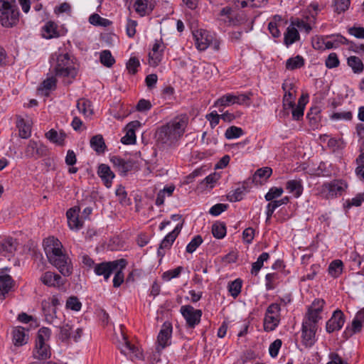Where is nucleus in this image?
<instances>
[{
    "instance_id": "nucleus-35",
    "label": "nucleus",
    "mask_w": 364,
    "mask_h": 364,
    "mask_svg": "<svg viewBox=\"0 0 364 364\" xmlns=\"http://www.w3.org/2000/svg\"><path fill=\"white\" fill-rule=\"evenodd\" d=\"M343 269V262L340 259H335L330 263L328 272L331 277L337 278L342 274Z\"/></svg>"
},
{
    "instance_id": "nucleus-7",
    "label": "nucleus",
    "mask_w": 364,
    "mask_h": 364,
    "mask_svg": "<svg viewBox=\"0 0 364 364\" xmlns=\"http://www.w3.org/2000/svg\"><path fill=\"white\" fill-rule=\"evenodd\" d=\"M48 153L49 150L46 146L33 139L28 141L24 149L25 158L35 160L46 156Z\"/></svg>"
},
{
    "instance_id": "nucleus-21",
    "label": "nucleus",
    "mask_w": 364,
    "mask_h": 364,
    "mask_svg": "<svg viewBox=\"0 0 364 364\" xmlns=\"http://www.w3.org/2000/svg\"><path fill=\"white\" fill-rule=\"evenodd\" d=\"M18 242L16 239L8 237L4 239L0 240V251L1 255L6 256L7 255H12L15 252L17 248Z\"/></svg>"
},
{
    "instance_id": "nucleus-26",
    "label": "nucleus",
    "mask_w": 364,
    "mask_h": 364,
    "mask_svg": "<svg viewBox=\"0 0 364 364\" xmlns=\"http://www.w3.org/2000/svg\"><path fill=\"white\" fill-rule=\"evenodd\" d=\"M28 336L26 334L25 328L21 326L16 327L13 331V342L16 346H21L27 343Z\"/></svg>"
},
{
    "instance_id": "nucleus-54",
    "label": "nucleus",
    "mask_w": 364,
    "mask_h": 364,
    "mask_svg": "<svg viewBox=\"0 0 364 364\" xmlns=\"http://www.w3.org/2000/svg\"><path fill=\"white\" fill-rule=\"evenodd\" d=\"M123 269L124 268H121V267L119 266L118 269L114 272L113 287L115 288L119 287L124 282V274L122 272Z\"/></svg>"
},
{
    "instance_id": "nucleus-34",
    "label": "nucleus",
    "mask_w": 364,
    "mask_h": 364,
    "mask_svg": "<svg viewBox=\"0 0 364 364\" xmlns=\"http://www.w3.org/2000/svg\"><path fill=\"white\" fill-rule=\"evenodd\" d=\"M305 60L304 58L299 55H297L295 57L289 58L286 61V69L289 70H294L296 69H299L304 65Z\"/></svg>"
},
{
    "instance_id": "nucleus-23",
    "label": "nucleus",
    "mask_w": 364,
    "mask_h": 364,
    "mask_svg": "<svg viewBox=\"0 0 364 364\" xmlns=\"http://www.w3.org/2000/svg\"><path fill=\"white\" fill-rule=\"evenodd\" d=\"M134 6L136 12L141 16L151 12L154 7L152 0H136Z\"/></svg>"
},
{
    "instance_id": "nucleus-27",
    "label": "nucleus",
    "mask_w": 364,
    "mask_h": 364,
    "mask_svg": "<svg viewBox=\"0 0 364 364\" xmlns=\"http://www.w3.org/2000/svg\"><path fill=\"white\" fill-rule=\"evenodd\" d=\"M46 137L52 143L55 144L57 145L63 146L64 144V141L66 138V134L63 131L59 133L51 129L48 132L46 133Z\"/></svg>"
},
{
    "instance_id": "nucleus-37",
    "label": "nucleus",
    "mask_w": 364,
    "mask_h": 364,
    "mask_svg": "<svg viewBox=\"0 0 364 364\" xmlns=\"http://www.w3.org/2000/svg\"><path fill=\"white\" fill-rule=\"evenodd\" d=\"M19 136L22 139H28L31 136V127L28 123H26L23 119H20L17 121L16 124Z\"/></svg>"
},
{
    "instance_id": "nucleus-56",
    "label": "nucleus",
    "mask_w": 364,
    "mask_h": 364,
    "mask_svg": "<svg viewBox=\"0 0 364 364\" xmlns=\"http://www.w3.org/2000/svg\"><path fill=\"white\" fill-rule=\"evenodd\" d=\"M339 63V59L335 53H330L325 62L326 66L329 69L337 68Z\"/></svg>"
},
{
    "instance_id": "nucleus-55",
    "label": "nucleus",
    "mask_w": 364,
    "mask_h": 364,
    "mask_svg": "<svg viewBox=\"0 0 364 364\" xmlns=\"http://www.w3.org/2000/svg\"><path fill=\"white\" fill-rule=\"evenodd\" d=\"M140 66L139 60L136 57H131L127 63V69L130 74L134 75L137 73V68Z\"/></svg>"
},
{
    "instance_id": "nucleus-52",
    "label": "nucleus",
    "mask_w": 364,
    "mask_h": 364,
    "mask_svg": "<svg viewBox=\"0 0 364 364\" xmlns=\"http://www.w3.org/2000/svg\"><path fill=\"white\" fill-rule=\"evenodd\" d=\"M350 0H334V11L341 14L346 11L350 6Z\"/></svg>"
},
{
    "instance_id": "nucleus-32",
    "label": "nucleus",
    "mask_w": 364,
    "mask_h": 364,
    "mask_svg": "<svg viewBox=\"0 0 364 364\" xmlns=\"http://www.w3.org/2000/svg\"><path fill=\"white\" fill-rule=\"evenodd\" d=\"M299 39V33L296 28L289 26L284 33V43L288 47Z\"/></svg>"
},
{
    "instance_id": "nucleus-43",
    "label": "nucleus",
    "mask_w": 364,
    "mask_h": 364,
    "mask_svg": "<svg viewBox=\"0 0 364 364\" xmlns=\"http://www.w3.org/2000/svg\"><path fill=\"white\" fill-rule=\"evenodd\" d=\"M243 134V129L236 126H231L228 127L225 132V136L227 139H237Z\"/></svg>"
},
{
    "instance_id": "nucleus-42",
    "label": "nucleus",
    "mask_w": 364,
    "mask_h": 364,
    "mask_svg": "<svg viewBox=\"0 0 364 364\" xmlns=\"http://www.w3.org/2000/svg\"><path fill=\"white\" fill-rule=\"evenodd\" d=\"M213 235L218 239L223 238L226 235V227L224 223L216 222L212 225Z\"/></svg>"
},
{
    "instance_id": "nucleus-62",
    "label": "nucleus",
    "mask_w": 364,
    "mask_h": 364,
    "mask_svg": "<svg viewBox=\"0 0 364 364\" xmlns=\"http://www.w3.org/2000/svg\"><path fill=\"white\" fill-rule=\"evenodd\" d=\"M206 119L210 122L211 128L213 129L219 124L221 116L216 111H213L206 115Z\"/></svg>"
},
{
    "instance_id": "nucleus-4",
    "label": "nucleus",
    "mask_w": 364,
    "mask_h": 364,
    "mask_svg": "<svg viewBox=\"0 0 364 364\" xmlns=\"http://www.w3.org/2000/svg\"><path fill=\"white\" fill-rule=\"evenodd\" d=\"M50 337V330L46 327L41 328L36 340V347L33 356L39 360H46L50 358L51 353L49 345L46 343Z\"/></svg>"
},
{
    "instance_id": "nucleus-47",
    "label": "nucleus",
    "mask_w": 364,
    "mask_h": 364,
    "mask_svg": "<svg viewBox=\"0 0 364 364\" xmlns=\"http://www.w3.org/2000/svg\"><path fill=\"white\" fill-rule=\"evenodd\" d=\"M295 96L290 91H285L283 97L282 106L284 109L294 108L295 106Z\"/></svg>"
},
{
    "instance_id": "nucleus-33",
    "label": "nucleus",
    "mask_w": 364,
    "mask_h": 364,
    "mask_svg": "<svg viewBox=\"0 0 364 364\" xmlns=\"http://www.w3.org/2000/svg\"><path fill=\"white\" fill-rule=\"evenodd\" d=\"M327 38H331V40L324 42L325 47L327 49L336 48L340 45L348 43V40L341 35L328 36Z\"/></svg>"
},
{
    "instance_id": "nucleus-2",
    "label": "nucleus",
    "mask_w": 364,
    "mask_h": 364,
    "mask_svg": "<svg viewBox=\"0 0 364 364\" xmlns=\"http://www.w3.org/2000/svg\"><path fill=\"white\" fill-rule=\"evenodd\" d=\"M43 247L49 262L63 276H69L73 269L70 259L63 252V245L60 240L54 237H49L43 240Z\"/></svg>"
},
{
    "instance_id": "nucleus-45",
    "label": "nucleus",
    "mask_w": 364,
    "mask_h": 364,
    "mask_svg": "<svg viewBox=\"0 0 364 364\" xmlns=\"http://www.w3.org/2000/svg\"><path fill=\"white\" fill-rule=\"evenodd\" d=\"M281 20V16L276 15L274 16V21H270L268 24V30L274 38H279L281 36L279 24L277 23V21L280 22Z\"/></svg>"
},
{
    "instance_id": "nucleus-59",
    "label": "nucleus",
    "mask_w": 364,
    "mask_h": 364,
    "mask_svg": "<svg viewBox=\"0 0 364 364\" xmlns=\"http://www.w3.org/2000/svg\"><path fill=\"white\" fill-rule=\"evenodd\" d=\"M352 117L353 115L350 111H345L333 113L331 115V119L333 120H350Z\"/></svg>"
},
{
    "instance_id": "nucleus-53",
    "label": "nucleus",
    "mask_w": 364,
    "mask_h": 364,
    "mask_svg": "<svg viewBox=\"0 0 364 364\" xmlns=\"http://www.w3.org/2000/svg\"><path fill=\"white\" fill-rule=\"evenodd\" d=\"M121 142L123 144L129 145L136 143L135 131L132 128L128 129L126 134L122 137Z\"/></svg>"
},
{
    "instance_id": "nucleus-51",
    "label": "nucleus",
    "mask_w": 364,
    "mask_h": 364,
    "mask_svg": "<svg viewBox=\"0 0 364 364\" xmlns=\"http://www.w3.org/2000/svg\"><path fill=\"white\" fill-rule=\"evenodd\" d=\"M82 304L76 296H70L66 301V308L75 311H79L81 309Z\"/></svg>"
},
{
    "instance_id": "nucleus-58",
    "label": "nucleus",
    "mask_w": 364,
    "mask_h": 364,
    "mask_svg": "<svg viewBox=\"0 0 364 364\" xmlns=\"http://www.w3.org/2000/svg\"><path fill=\"white\" fill-rule=\"evenodd\" d=\"M163 57V52H150L149 53V64L153 66H157L161 61Z\"/></svg>"
},
{
    "instance_id": "nucleus-14",
    "label": "nucleus",
    "mask_w": 364,
    "mask_h": 364,
    "mask_svg": "<svg viewBox=\"0 0 364 364\" xmlns=\"http://www.w3.org/2000/svg\"><path fill=\"white\" fill-rule=\"evenodd\" d=\"M110 161L119 175L122 176H127L128 172L132 170L134 164L132 160H124L118 156H112Z\"/></svg>"
},
{
    "instance_id": "nucleus-46",
    "label": "nucleus",
    "mask_w": 364,
    "mask_h": 364,
    "mask_svg": "<svg viewBox=\"0 0 364 364\" xmlns=\"http://www.w3.org/2000/svg\"><path fill=\"white\" fill-rule=\"evenodd\" d=\"M242 282L240 279H236L228 285V290L231 296L236 298L241 292Z\"/></svg>"
},
{
    "instance_id": "nucleus-48",
    "label": "nucleus",
    "mask_w": 364,
    "mask_h": 364,
    "mask_svg": "<svg viewBox=\"0 0 364 364\" xmlns=\"http://www.w3.org/2000/svg\"><path fill=\"white\" fill-rule=\"evenodd\" d=\"M283 193L284 190L282 188L272 187L264 196V198L267 201H272L280 197Z\"/></svg>"
},
{
    "instance_id": "nucleus-50",
    "label": "nucleus",
    "mask_w": 364,
    "mask_h": 364,
    "mask_svg": "<svg viewBox=\"0 0 364 364\" xmlns=\"http://www.w3.org/2000/svg\"><path fill=\"white\" fill-rule=\"evenodd\" d=\"M203 238L200 235H198L194 236L191 241L186 246V252L193 253L202 244Z\"/></svg>"
},
{
    "instance_id": "nucleus-8",
    "label": "nucleus",
    "mask_w": 364,
    "mask_h": 364,
    "mask_svg": "<svg viewBox=\"0 0 364 364\" xmlns=\"http://www.w3.org/2000/svg\"><path fill=\"white\" fill-rule=\"evenodd\" d=\"M347 188V183L343 180H333L326 183L321 188V193L326 198H333L341 196Z\"/></svg>"
},
{
    "instance_id": "nucleus-13",
    "label": "nucleus",
    "mask_w": 364,
    "mask_h": 364,
    "mask_svg": "<svg viewBox=\"0 0 364 364\" xmlns=\"http://www.w3.org/2000/svg\"><path fill=\"white\" fill-rule=\"evenodd\" d=\"M122 341L119 346L122 353L130 357L132 359L133 358L142 359L143 354L141 351L134 345L131 344L124 333H122Z\"/></svg>"
},
{
    "instance_id": "nucleus-20",
    "label": "nucleus",
    "mask_w": 364,
    "mask_h": 364,
    "mask_svg": "<svg viewBox=\"0 0 364 364\" xmlns=\"http://www.w3.org/2000/svg\"><path fill=\"white\" fill-rule=\"evenodd\" d=\"M40 280L43 284L50 287H59L64 284L61 276L49 271L43 273Z\"/></svg>"
},
{
    "instance_id": "nucleus-18",
    "label": "nucleus",
    "mask_w": 364,
    "mask_h": 364,
    "mask_svg": "<svg viewBox=\"0 0 364 364\" xmlns=\"http://www.w3.org/2000/svg\"><path fill=\"white\" fill-rule=\"evenodd\" d=\"M42 309L45 319L48 323L52 324L55 327L60 326L61 321L57 317L55 308L52 307L48 301H43Z\"/></svg>"
},
{
    "instance_id": "nucleus-10",
    "label": "nucleus",
    "mask_w": 364,
    "mask_h": 364,
    "mask_svg": "<svg viewBox=\"0 0 364 364\" xmlns=\"http://www.w3.org/2000/svg\"><path fill=\"white\" fill-rule=\"evenodd\" d=\"M19 11L15 4L9 10L0 11V22L6 28L13 27L18 22Z\"/></svg>"
},
{
    "instance_id": "nucleus-17",
    "label": "nucleus",
    "mask_w": 364,
    "mask_h": 364,
    "mask_svg": "<svg viewBox=\"0 0 364 364\" xmlns=\"http://www.w3.org/2000/svg\"><path fill=\"white\" fill-rule=\"evenodd\" d=\"M344 323V314L341 310H336L326 322V331L331 333L335 331H338L343 327Z\"/></svg>"
},
{
    "instance_id": "nucleus-39",
    "label": "nucleus",
    "mask_w": 364,
    "mask_h": 364,
    "mask_svg": "<svg viewBox=\"0 0 364 364\" xmlns=\"http://www.w3.org/2000/svg\"><path fill=\"white\" fill-rule=\"evenodd\" d=\"M77 108L80 113L86 117L92 115L93 113L91 108V102L86 99L79 100L77 102Z\"/></svg>"
},
{
    "instance_id": "nucleus-38",
    "label": "nucleus",
    "mask_w": 364,
    "mask_h": 364,
    "mask_svg": "<svg viewBox=\"0 0 364 364\" xmlns=\"http://www.w3.org/2000/svg\"><path fill=\"white\" fill-rule=\"evenodd\" d=\"M347 63L354 73H360L364 69L362 60L357 56H350L348 58Z\"/></svg>"
},
{
    "instance_id": "nucleus-11",
    "label": "nucleus",
    "mask_w": 364,
    "mask_h": 364,
    "mask_svg": "<svg viewBox=\"0 0 364 364\" xmlns=\"http://www.w3.org/2000/svg\"><path fill=\"white\" fill-rule=\"evenodd\" d=\"M172 324L170 322H164L157 336L158 347L156 350L160 351L171 345L172 335Z\"/></svg>"
},
{
    "instance_id": "nucleus-61",
    "label": "nucleus",
    "mask_w": 364,
    "mask_h": 364,
    "mask_svg": "<svg viewBox=\"0 0 364 364\" xmlns=\"http://www.w3.org/2000/svg\"><path fill=\"white\" fill-rule=\"evenodd\" d=\"M282 341L280 339H276L274 342H272L269 348V355L272 358H275L277 356L279 353V350L282 346Z\"/></svg>"
},
{
    "instance_id": "nucleus-19",
    "label": "nucleus",
    "mask_w": 364,
    "mask_h": 364,
    "mask_svg": "<svg viewBox=\"0 0 364 364\" xmlns=\"http://www.w3.org/2000/svg\"><path fill=\"white\" fill-rule=\"evenodd\" d=\"M15 284L9 274H4L2 270L0 272V296H3L2 299H5L6 294L14 290Z\"/></svg>"
},
{
    "instance_id": "nucleus-24",
    "label": "nucleus",
    "mask_w": 364,
    "mask_h": 364,
    "mask_svg": "<svg viewBox=\"0 0 364 364\" xmlns=\"http://www.w3.org/2000/svg\"><path fill=\"white\" fill-rule=\"evenodd\" d=\"M59 31H58V25L49 21L42 28V36L46 39H51L59 37Z\"/></svg>"
},
{
    "instance_id": "nucleus-3",
    "label": "nucleus",
    "mask_w": 364,
    "mask_h": 364,
    "mask_svg": "<svg viewBox=\"0 0 364 364\" xmlns=\"http://www.w3.org/2000/svg\"><path fill=\"white\" fill-rule=\"evenodd\" d=\"M55 76L74 79L77 75V69L75 67L68 53L59 54L56 58V64L53 67Z\"/></svg>"
},
{
    "instance_id": "nucleus-40",
    "label": "nucleus",
    "mask_w": 364,
    "mask_h": 364,
    "mask_svg": "<svg viewBox=\"0 0 364 364\" xmlns=\"http://www.w3.org/2000/svg\"><path fill=\"white\" fill-rule=\"evenodd\" d=\"M175 240L176 239L171 235V234L168 233L166 235L159 245L157 251L158 255L161 257L164 256V249H170Z\"/></svg>"
},
{
    "instance_id": "nucleus-36",
    "label": "nucleus",
    "mask_w": 364,
    "mask_h": 364,
    "mask_svg": "<svg viewBox=\"0 0 364 364\" xmlns=\"http://www.w3.org/2000/svg\"><path fill=\"white\" fill-rule=\"evenodd\" d=\"M280 321V317L265 314L264 318V329L266 331H274Z\"/></svg>"
},
{
    "instance_id": "nucleus-9",
    "label": "nucleus",
    "mask_w": 364,
    "mask_h": 364,
    "mask_svg": "<svg viewBox=\"0 0 364 364\" xmlns=\"http://www.w3.org/2000/svg\"><path fill=\"white\" fill-rule=\"evenodd\" d=\"M180 311L188 328H193L200 323L202 316L201 310L195 309L191 305H184L181 307Z\"/></svg>"
},
{
    "instance_id": "nucleus-41",
    "label": "nucleus",
    "mask_w": 364,
    "mask_h": 364,
    "mask_svg": "<svg viewBox=\"0 0 364 364\" xmlns=\"http://www.w3.org/2000/svg\"><path fill=\"white\" fill-rule=\"evenodd\" d=\"M269 258V255L267 252H262L257 258L255 262L252 264L251 274L257 275L259 271L263 266L264 262L267 261Z\"/></svg>"
},
{
    "instance_id": "nucleus-5",
    "label": "nucleus",
    "mask_w": 364,
    "mask_h": 364,
    "mask_svg": "<svg viewBox=\"0 0 364 364\" xmlns=\"http://www.w3.org/2000/svg\"><path fill=\"white\" fill-rule=\"evenodd\" d=\"M127 262L124 259H119L112 262H103L97 264L94 267V272L98 276H103L105 280L107 281L110 275L118 269L119 266L121 268H125Z\"/></svg>"
},
{
    "instance_id": "nucleus-60",
    "label": "nucleus",
    "mask_w": 364,
    "mask_h": 364,
    "mask_svg": "<svg viewBox=\"0 0 364 364\" xmlns=\"http://www.w3.org/2000/svg\"><path fill=\"white\" fill-rule=\"evenodd\" d=\"M228 208V204L217 203L210 208L209 213L212 215L218 216L226 210Z\"/></svg>"
},
{
    "instance_id": "nucleus-12",
    "label": "nucleus",
    "mask_w": 364,
    "mask_h": 364,
    "mask_svg": "<svg viewBox=\"0 0 364 364\" xmlns=\"http://www.w3.org/2000/svg\"><path fill=\"white\" fill-rule=\"evenodd\" d=\"M318 326L302 323L301 343L306 348L312 347L316 342V333Z\"/></svg>"
},
{
    "instance_id": "nucleus-25",
    "label": "nucleus",
    "mask_w": 364,
    "mask_h": 364,
    "mask_svg": "<svg viewBox=\"0 0 364 364\" xmlns=\"http://www.w3.org/2000/svg\"><path fill=\"white\" fill-rule=\"evenodd\" d=\"M272 173V169L269 167H264L257 169L252 177V182L256 185L262 184Z\"/></svg>"
},
{
    "instance_id": "nucleus-64",
    "label": "nucleus",
    "mask_w": 364,
    "mask_h": 364,
    "mask_svg": "<svg viewBox=\"0 0 364 364\" xmlns=\"http://www.w3.org/2000/svg\"><path fill=\"white\" fill-rule=\"evenodd\" d=\"M356 161L358 164V166L356 168V173L364 178V152L359 155Z\"/></svg>"
},
{
    "instance_id": "nucleus-28",
    "label": "nucleus",
    "mask_w": 364,
    "mask_h": 364,
    "mask_svg": "<svg viewBox=\"0 0 364 364\" xmlns=\"http://www.w3.org/2000/svg\"><path fill=\"white\" fill-rule=\"evenodd\" d=\"M286 189L293 194L295 198H299L303 192V186L301 180H289L286 183Z\"/></svg>"
},
{
    "instance_id": "nucleus-49",
    "label": "nucleus",
    "mask_w": 364,
    "mask_h": 364,
    "mask_svg": "<svg viewBox=\"0 0 364 364\" xmlns=\"http://www.w3.org/2000/svg\"><path fill=\"white\" fill-rule=\"evenodd\" d=\"M279 279V274L277 273H269L265 276V287L267 290H272L275 289L277 284L276 281Z\"/></svg>"
},
{
    "instance_id": "nucleus-1",
    "label": "nucleus",
    "mask_w": 364,
    "mask_h": 364,
    "mask_svg": "<svg viewBox=\"0 0 364 364\" xmlns=\"http://www.w3.org/2000/svg\"><path fill=\"white\" fill-rule=\"evenodd\" d=\"M187 124L188 119L186 117H175L156 129V141L166 147L174 146L183 135Z\"/></svg>"
},
{
    "instance_id": "nucleus-6",
    "label": "nucleus",
    "mask_w": 364,
    "mask_h": 364,
    "mask_svg": "<svg viewBox=\"0 0 364 364\" xmlns=\"http://www.w3.org/2000/svg\"><path fill=\"white\" fill-rule=\"evenodd\" d=\"M251 96V92L247 94L228 93L218 98L215 105L218 107H228L235 104L239 105H249Z\"/></svg>"
},
{
    "instance_id": "nucleus-31",
    "label": "nucleus",
    "mask_w": 364,
    "mask_h": 364,
    "mask_svg": "<svg viewBox=\"0 0 364 364\" xmlns=\"http://www.w3.org/2000/svg\"><path fill=\"white\" fill-rule=\"evenodd\" d=\"M249 192V186H240L230 192L227 196L228 200L230 202H237L242 200L245 193Z\"/></svg>"
},
{
    "instance_id": "nucleus-29",
    "label": "nucleus",
    "mask_w": 364,
    "mask_h": 364,
    "mask_svg": "<svg viewBox=\"0 0 364 364\" xmlns=\"http://www.w3.org/2000/svg\"><path fill=\"white\" fill-rule=\"evenodd\" d=\"M91 148L97 154L104 153L106 149V145L102 135L97 134L93 136L90 141Z\"/></svg>"
},
{
    "instance_id": "nucleus-16",
    "label": "nucleus",
    "mask_w": 364,
    "mask_h": 364,
    "mask_svg": "<svg viewBox=\"0 0 364 364\" xmlns=\"http://www.w3.org/2000/svg\"><path fill=\"white\" fill-rule=\"evenodd\" d=\"M80 211L79 206H74L67 210L68 223L71 230H78L83 226V220L79 218Z\"/></svg>"
},
{
    "instance_id": "nucleus-63",
    "label": "nucleus",
    "mask_w": 364,
    "mask_h": 364,
    "mask_svg": "<svg viewBox=\"0 0 364 364\" xmlns=\"http://www.w3.org/2000/svg\"><path fill=\"white\" fill-rule=\"evenodd\" d=\"M60 329L59 338L61 341L68 340L70 336V331L72 330V327L66 323L62 326H58Z\"/></svg>"
},
{
    "instance_id": "nucleus-30",
    "label": "nucleus",
    "mask_w": 364,
    "mask_h": 364,
    "mask_svg": "<svg viewBox=\"0 0 364 364\" xmlns=\"http://www.w3.org/2000/svg\"><path fill=\"white\" fill-rule=\"evenodd\" d=\"M321 312L314 310L312 309H308V311L304 317L302 323L311 324L314 326H318V322L321 318L320 316Z\"/></svg>"
},
{
    "instance_id": "nucleus-22",
    "label": "nucleus",
    "mask_w": 364,
    "mask_h": 364,
    "mask_svg": "<svg viewBox=\"0 0 364 364\" xmlns=\"http://www.w3.org/2000/svg\"><path fill=\"white\" fill-rule=\"evenodd\" d=\"M97 174L101 178L105 186L109 188L112 185V179L114 178V173L111 171L109 166L102 164L99 166Z\"/></svg>"
},
{
    "instance_id": "nucleus-44",
    "label": "nucleus",
    "mask_w": 364,
    "mask_h": 364,
    "mask_svg": "<svg viewBox=\"0 0 364 364\" xmlns=\"http://www.w3.org/2000/svg\"><path fill=\"white\" fill-rule=\"evenodd\" d=\"M100 62L103 65L110 68L115 63V60L109 50H105L100 53Z\"/></svg>"
},
{
    "instance_id": "nucleus-15",
    "label": "nucleus",
    "mask_w": 364,
    "mask_h": 364,
    "mask_svg": "<svg viewBox=\"0 0 364 364\" xmlns=\"http://www.w3.org/2000/svg\"><path fill=\"white\" fill-rule=\"evenodd\" d=\"M196 46L199 50H205L213 41V36L205 30H197L193 33Z\"/></svg>"
},
{
    "instance_id": "nucleus-57",
    "label": "nucleus",
    "mask_w": 364,
    "mask_h": 364,
    "mask_svg": "<svg viewBox=\"0 0 364 364\" xmlns=\"http://www.w3.org/2000/svg\"><path fill=\"white\" fill-rule=\"evenodd\" d=\"M183 269V267L179 266L173 269L166 271L163 274V279L169 281L173 278H176L181 274Z\"/></svg>"
}]
</instances>
